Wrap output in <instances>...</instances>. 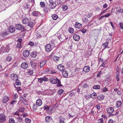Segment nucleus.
I'll use <instances>...</instances> for the list:
<instances>
[{
	"label": "nucleus",
	"mask_w": 123,
	"mask_h": 123,
	"mask_svg": "<svg viewBox=\"0 0 123 123\" xmlns=\"http://www.w3.org/2000/svg\"><path fill=\"white\" fill-rule=\"evenodd\" d=\"M57 84L56 86L58 87H61L63 86V85L61 84L60 80L57 78H54V84Z\"/></svg>",
	"instance_id": "nucleus-1"
},
{
	"label": "nucleus",
	"mask_w": 123,
	"mask_h": 123,
	"mask_svg": "<svg viewBox=\"0 0 123 123\" xmlns=\"http://www.w3.org/2000/svg\"><path fill=\"white\" fill-rule=\"evenodd\" d=\"M15 28L16 29L19 30H21L24 28V27L19 24L16 25Z\"/></svg>",
	"instance_id": "nucleus-2"
},
{
	"label": "nucleus",
	"mask_w": 123,
	"mask_h": 123,
	"mask_svg": "<svg viewBox=\"0 0 123 123\" xmlns=\"http://www.w3.org/2000/svg\"><path fill=\"white\" fill-rule=\"evenodd\" d=\"M30 55V52L28 50H24L23 55L24 57L26 58L28 56Z\"/></svg>",
	"instance_id": "nucleus-3"
},
{
	"label": "nucleus",
	"mask_w": 123,
	"mask_h": 123,
	"mask_svg": "<svg viewBox=\"0 0 123 123\" xmlns=\"http://www.w3.org/2000/svg\"><path fill=\"white\" fill-rule=\"evenodd\" d=\"M6 118L4 115V114H0V122H4L6 120Z\"/></svg>",
	"instance_id": "nucleus-4"
},
{
	"label": "nucleus",
	"mask_w": 123,
	"mask_h": 123,
	"mask_svg": "<svg viewBox=\"0 0 123 123\" xmlns=\"http://www.w3.org/2000/svg\"><path fill=\"white\" fill-rule=\"evenodd\" d=\"M11 78L12 80H15L17 79L18 77L16 74H13L11 75Z\"/></svg>",
	"instance_id": "nucleus-5"
},
{
	"label": "nucleus",
	"mask_w": 123,
	"mask_h": 123,
	"mask_svg": "<svg viewBox=\"0 0 123 123\" xmlns=\"http://www.w3.org/2000/svg\"><path fill=\"white\" fill-rule=\"evenodd\" d=\"M45 49L46 51L48 52L50 51L51 49V45L50 44L47 45L45 46Z\"/></svg>",
	"instance_id": "nucleus-6"
},
{
	"label": "nucleus",
	"mask_w": 123,
	"mask_h": 123,
	"mask_svg": "<svg viewBox=\"0 0 123 123\" xmlns=\"http://www.w3.org/2000/svg\"><path fill=\"white\" fill-rule=\"evenodd\" d=\"M29 20L26 18H23L22 20L23 23L25 24H27L29 22Z\"/></svg>",
	"instance_id": "nucleus-7"
},
{
	"label": "nucleus",
	"mask_w": 123,
	"mask_h": 123,
	"mask_svg": "<svg viewBox=\"0 0 123 123\" xmlns=\"http://www.w3.org/2000/svg\"><path fill=\"white\" fill-rule=\"evenodd\" d=\"M21 66L22 68L25 69L28 68V64L26 62H24L22 63Z\"/></svg>",
	"instance_id": "nucleus-8"
},
{
	"label": "nucleus",
	"mask_w": 123,
	"mask_h": 123,
	"mask_svg": "<svg viewBox=\"0 0 123 123\" xmlns=\"http://www.w3.org/2000/svg\"><path fill=\"white\" fill-rule=\"evenodd\" d=\"M73 38L75 41H78L80 39V37L78 35L74 34L73 36Z\"/></svg>",
	"instance_id": "nucleus-9"
},
{
	"label": "nucleus",
	"mask_w": 123,
	"mask_h": 123,
	"mask_svg": "<svg viewBox=\"0 0 123 123\" xmlns=\"http://www.w3.org/2000/svg\"><path fill=\"white\" fill-rule=\"evenodd\" d=\"M50 3L49 6L50 8L53 9L54 8V0H49Z\"/></svg>",
	"instance_id": "nucleus-10"
},
{
	"label": "nucleus",
	"mask_w": 123,
	"mask_h": 123,
	"mask_svg": "<svg viewBox=\"0 0 123 123\" xmlns=\"http://www.w3.org/2000/svg\"><path fill=\"white\" fill-rule=\"evenodd\" d=\"M10 48L9 44L7 45L5 47V49L4 50L3 52H8L10 50Z\"/></svg>",
	"instance_id": "nucleus-11"
},
{
	"label": "nucleus",
	"mask_w": 123,
	"mask_h": 123,
	"mask_svg": "<svg viewBox=\"0 0 123 123\" xmlns=\"http://www.w3.org/2000/svg\"><path fill=\"white\" fill-rule=\"evenodd\" d=\"M42 104V101L41 99H38L37 100L36 102V105H37L40 106Z\"/></svg>",
	"instance_id": "nucleus-12"
},
{
	"label": "nucleus",
	"mask_w": 123,
	"mask_h": 123,
	"mask_svg": "<svg viewBox=\"0 0 123 123\" xmlns=\"http://www.w3.org/2000/svg\"><path fill=\"white\" fill-rule=\"evenodd\" d=\"M90 69V67L89 66H86L84 67L83 71L85 72H87L89 71Z\"/></svg>",
	"instance_id": "nucleus-13"
},
{
	"label": "nucleus",
	"mask_w": 123,
	"mask_h": 123,
	"mask_svg": "<svg viewBox=\"0 0 123 123\" xmlns=\"http://www.w3.org/2000/svg\"><path fill=\"white\" fill-rule=\"evenodd\" d=\"M114 111V109L112 107H110L108 108L107 110V111L108 113H111Z\"/></svg>",
	"instance_id": "nucleus-14"
},
{
	"label": "nucleus",
	"mask_w": 123,
	"mask_h": 123,
	"mask_svg": "<svg viewBox=\"0 0 123 123\" xmlns=\"http://www.w3.org/2000/svg\"><path fill=\"white\" fill-rule=\"evenodd\" d=\"M62 74L65 77L67 78L68 76V74L67 71L64 70L62 71Z\"/></svg>",
	"instance_id": "nucleus-15"
},
{
	"label": "nucleus",
	"mask_w": 123,
	"mask_h": 123,
	"mask_svg": "<svg viewBox=\"0 0 123 123\" xmlns=\"http://www.w3.org/2000/svg\"><path fill=\"white\" fill-rule=\"evenodd\" d=\"M9 98L7 96H4L3 98V101L4 103H6L9 100Z\"/></svg>",
	"instance_id": "nucleus-16"
},
{
	"label": "nucleus",
	"mask_w": 123,
	"mask_h": 123,
	"mask_svg": "<svg viewBox=\"0 0 123 123\" xmlns=\"http://www.w3.org/2000/svg\"><path fill=\"white\" fill-rule=\"evenodd\" d=\"M75 26L76 28H80L82 26V25L78 22H76Z\"/></svg>",
	"instance_id": "nucleus-17"
},
{
	"label": "nucleus",
	"mask_w": 123,
	"mask_h": 123,
	"mask_svg": "<svg viewBox=\"0 0 123 123\" xmlns=\"http://www.w3.org/2000/svg\"><path fill=\"white\" fill-rule=\"evenodd\" d=\"M57 68L58 70L60 71H62V70L63 71L64 69V66L61 65L58 66Z\"/></svg>",
	"instance_id": "nucleus-18"
},
{
	"label": "nucleus",
	"mask_w": 123,
	"mask_h": 123,
	"mask_svg": "<svg viewBox=\"0 0 123 123\" xmlns=\"http://www.w3.org/2000/svg\"><path fill=\"white\" fill-rule=\"evenodd\" d=\"M58 16L56 14H54V20H56L57 19V22H55L54 21V23L56 24L58 22L60 21V19L59 18H58Z\"/></svg>",
	"instance_id": "nucleus-19"
},
{
	"label": "nucleus",
	"mask_w": 123,
	"mask_h": 123,
	"mask_svg": "<svg viewBox=\"0 0 123 123\" xmlns=\"http://www.w3.org/2000/svg\"><path fill=\"white\" fill-rule=\"evenodd\" d=\"M116 107L118 108L120 107L122 104V102L121 101H117L116 102Z\"/></svg>",
	"instance_id": "nucleus-20"
},
{
	"label": "nucleus",
	"mask_w": 123,
	"mask_h": 123,
	"mask_svg": "<svg viewBox=\"0 0 123 123\" xmlns=\"http://www.w3.org/2000/svg\"><path fill=\"white\" fill-rule=\"evenodd\" d=\"M66 36H65L61 35V36H59L58 37L59 39L61 41L64 40V38Z\"/></svg>",
	"instance_id": "nucleus-21"
},
{
	"label": "nucleus",
	"mask_w": 123,
	"mask_h": 123,
	"mask_svg": "<svg viewBox=\"0 0 123 123\" xmlns=\"http://www.w3.org/2000/svg\"><path fill=\"white\" fill-rule=\"evenodd\" d=\"M46 62L45 60H44L40 62V66L41 68L43 67L46 64Z\"/></svg>",
	"instance_id": "nucleus-22"
},
{
	"label": "nucleus",
	"mask_w": 123,
	"mask_h": 123,
	"mask_svg": "<svg viewBox=\"0 0 123 123\" xmlns=\"http://www.w3.org/2000/svg\"><path fill=\"white\" fill-rule=\"evenodd\" d=\"M51 118L50 117L47 116L45 117V121L46 122H49L51 121Z\"/></svg>",
	"instance_id": "nucleus-23"
},
{
	"label": "nucleus",
	"mask_w": 123,
	"mask_h": 123,
	"mask_svg": "<svg viewBox=\"0 0 123 123\" xmlns=\"http://www.w3.org/2000/svg\"><path fill=\"white\" fill-rule=\"evenodd\" d=\"M39 12L37 11H34L32 12V14L34 16H37L39 14Z\"/></svg>",
	"instance_id": "nucleus-24"
},
{
	"label": "nucleus",
	"mask_w": 123,
	"mask_h": 123,
	"mask_svg": "<svg viewBox=\"0 0 123 123\" xmlns=\"http://www.w3.org/2000/svg\"><path fill=\"white\" fill-rule=\"evenodd\" d=\"M12 59V57L10 56H8L6 58V60L8 62H10L11 61Z\"/></svg>",
	"instance_id": "nucleus-25"
},
{
	"label": "nucleus",
	"mask_w": 123,
	"mask_h": 123,
	"mask_svg": "<svg viewBox=\"0 0 123 123\" xmlns=\"http://www.w3.org/2000/svg\"><path fill=\"white\" fill-rule=\"evenodd\" d=\"M104 96L103 95H100L97 98L98 100H101L104 99Z\"/></svg>",
	"instance_id": "nucleus-26"
},
{
	"label": "nucleus",
	"mask_w": 123,
	"mask_h": 123,
	"mask_svg": "<svg viewBox=\"0 0 123 123\" xmlns=\"http://www.w3.org/2000/svg\"><path fill=\"white\" fill-rule=\"evenodd\" d=\"M36 52H32L31 54V57L33 58L37 56Z\"/></svg>",
	"instance_id": "nucleus-27"
},
{
	"label": "nucleus",
	"mask_w": 123,
	"mask_h": 123,
	"mask_svg": "<svg viewBox=\"0 0 123 123\" xmlns=\"http://www.w3.org/2000/svg\"><path fill=\"white\" fill-rule=\"evenodd\" d=\"M9 31L10 33H13L15 31V29L12 26L9 27Z\"/></svg>",
	"instance_id": "nucleus-28"
},
{
	"label": "nucleus",
	"mask_w": 123,
	"mask_h": 123,
	"mask_svg": "<svg viewBox=\"0 0 123 123\" xmlns=\"http://www.w3.org/2000/svg\"><path fill=\"white\" fill-rule=\"evenodd\" d=\"M67 6L65 5H63L62 6V10L64 11H66L68 9Z\"/></svg>",
	"instance_id": "nucleus-29"
},
{
	"label": "nucleus",
	"mask_w": 123,
	"mask_h": 123,
	"mask_svg": "<svg viewBox=\"0 0 123 123\" xmlns=\"http://www.w3.org/2000/svg\"><path fill=\"white\" fill-rule=\"evenodd\" d=\"M15 80L16 81L15 83L16 85H21V83L19 80L18 79Z\"/></svg>",
	"instance_id": "nucleus-30"
},
{
	"label": "nucleus",
	"mask_w": 123,
	"mask_h": 123,
	"mask_svg": "<svg viewBox=\"0 0 123 123\" xmlns=\"http://www.w3.org/2000/svg\"><path fill=\"white\" fill-rule=\"evenodd\" d=\"M28 25L29 27H31L33 26V23L31 21H29L28 23V24H27Z\"/></svg>",
	"instance_id": "nucleus-31"
},
{
	"label": "nucleus",
	"mask_w": 123,
	"mask_h": 123,
	"mask_svg": "<svg viewBox=\"0 0 123 123\" xmlns=\"http://www.w3.org/2000/svg\"><path fill=\"white\" fill-rule=\"evenodd\" d=\"M94 89H99L100 88V86L99 85H97L94 86L93 87Z\"/></svg>",
	"instance_id": "nucleus-32"
},
{
	"label": "nucleus",
	"mask_w": 123,
	"mask_h": 123,
	"mask_svg": "<svg viewBox=\"0 0 123 123\" xmlns=\"http://www.w3.org/2000/svg\"><path fill=\"white\" fill-rule=\"evenodd\" d=\"M96 96L97 94L95 92H93V93L90 94V97L94 99L95 98L94 97H93V96Z\"/></svg>",
	"instance_id": "nucleus-33"
},
{
	"label": "nucleus",
	"mask_w": 123,
	"mask_h": 123,
	"mask_svg": "<svg viewBox=\"0 0 123 123\" xmlns=\"http://www.w3.org/2000/svg\"><path fill=\"white\" fill-rule=\"evenodd\" d=\"M31 66L33 68H35L37 67V65L36 63L32 62L31 63Z\"/></svg>",
	"instance_id": "nucleus-34"
},
{
	"label": "nucleus",
	"mask_w": 123,
	"mask_h": 123,
	"mask_svg": "<svg viewBox=\"0 0 123 123\" xmlns=\"http://www.w3.org/2000/svg\"><path fill=\"white\" fill-rule=\"evenodd\" d=\"M69 32L71 33H73L74 32V29L72 28H70L68 29Z\"/></svg>",
	"instance_id": "nucleus-35"
},
{
	"label": "nucleus",
	"mask_w": 123,
	"mask_h": 123,
	"mask_svg": "<svg viewBox=\"0 0 123 123\" xmlns=\"http://www.w3.org/2000/svg\"><path fill=\"white\" fill-rule=\"evenodd\" d=\"M36 36L37 38H39L42 37V35L40 34L39 33V32H37L36 34Z\"/></svg>",
	"instance_id": "nucleus-36"
},
{
	"label": "nucleus",
	"mask_w": 123,
	"mask_h": 123,
	"mask_svg": "<svg viewBox=\"0 0 123 123\" xmlns=\"http://www.w3.org/2000/svg\"><path fill=\"white\" fill-rule=\"evenodd\" d=\"M16 45V47L17 48H20L22 47L21 43H17Z\"/></svg>",
	"instance_id": "nucleus-37"
},
{
	"label": "nucleus",
	"mask_w": 123,
	"mask_h": 123,
	"mask_svg": "<svg viewBox=\"0 0 123 123\" xmlns=\"http://www.w3.org/2000/svg\"><path fill=\"white\" fill-rule=\"evenodd\" d=\"M104 123V120L103 118H101L98 120V122L97 123Z\"/></svg>",
	"instance_id": "nucleus-38"
},
{
	"label": "nucleus",
	"mask_w": 123,
	"mask_h": 123,
	"mask_svg": "<svg viewBox=\"0 0 123 123\" xmlns=\"http://www.w3.org/2000/svg\"><path fill=\"white\" fill-rule=\"evenodd\" d=\"M25 120L26 123H30L31 121V120L28 118H26Z\"/></svg>",
	"instance_id": "nucleus-39"
},
{
	"label": "nucleus",
	"mask_w": 123,
	"mask_h": 123,
	"mask_svg": "<svg viewBox=\"0 0 123 123\" xmlns=\"http://www.w3.org/2000/svg\"><path fill=\"white\" fill-rule=\"evenodd\" d=\"M16 120L18 122H20L21 121L22 119L21 117H19V116H18V117H17Z\"/></svg>",
	"instance_id": "nucleus-40"
},
{
	"label": "nucleus",
	"mask_w": 123,
	"mask_h": 123,
	"mask_svg": "<svg viewBox=\"0 0 123 123\" xmlns=\"http://www.w3.org/2000/svg\"><path fill=\"white\" fill-rule=\"evenodd\" d=\"M27 73L29 75H31L33 74V70H29Z\"/></svg>",
	"instance_id": "nucleus-41"
},
{
	"label": "nucleus",
	"mask_w": 123,
	"mask_h": 123,
	"mask_svg": "<svg viewBox=\"0 0 123 123\" xmlns=\"http://www.w3.org/2000/svg\"><path fill=\"white\" fill-rule=\"evenodd\" d=\"M63 92L64 90L63 89H61L58 91V93L59 95H61L62 93Z\"/></svg>",
	"instance_id": "nucleus-42"
},
{
	"label": "nucleus",
	"mask_w": 123,
	"mask_h": 123,
	"mask_svg": "<svg viewBox=\"0 0 123 123\" xmlns=\"http://www.w3.org/2000/svg\"><path fill=\"white\" fill-rule=\"evenodd\" d=\"M36 105H35L34 104H33L32 106V109L34 111H35L37 109V106Z\"/></svg>",
	"instance_id": "nucleus-43"
},
{
	"label": "nucleus",
	"mask_w": 123,
	"mask_h": 123,
	"mask_svg": "<svg viewBox=\"0 0 123 123\" xmlns=\"http://www.w3.org/2000/svg\"><path fill=\"white\" fill-rule=\"evenodd\" d=\"M40 5L41 7H43L45 6V4L44 2H41L40 3Z\"/></svg>",
	"instance_id": "nucleus-44"
},
{
	"label": "nucleus",
	"mask_w": 123,
	"mask_h": 123,
	"mask_svg": "<svg viewBox=\"0 0 123 123\" xmlns=\"http://www.w3.org/2000/svg\"><path fill=\"white\" fill-rule=\"evenodd\" d=\"M83 87L84 88H86L88 87V85L86 83H85L84 84L83 83Z\"/></svg>",
	"instance_id": "nucleus-45"
},
{
	"label": "nucleus",
	"mask_w": 123,
	"mask_h": 123,
	"mask_svg": "<svg viewBox=\"0 0 123 123\" xmlns=\"http://www.w3.org/2000/svg\"><path fill=\"white\" fill-rule=\"evenodd\" d=\"M108 43L106 42L104 43L103 44V45L105 48H106L108 47Z\"/></svg>",
	"instance_id": "nucleus-46"
},
{
	"label": "nucleus",
	"mask_w": 123,
	"mask_h": 123,
	"mask_svg": "<svg viewBox=\"0 0 123 123\" xmlns=\"http://www.w3.org/2000/svg\"><path fill=\"white\" fill-rule=\"evenodd\" d=\"M9 123H15V121L13 118L10 119L9 121Z\"/></svg>",
	"instance_id": "nucleus-47"
},
{
	"label": "nucleus",
	"mask_w": 123,
	"mask_h": 123,
	"mask_svg": "<svg viewBox=\"0 0 123 123\" xmlns=\"http://www.w3.org/2000/svg\"><path fill=\"white\" fill-rule=\"evenodd\" d=\"M25 109L24 107H21L19 109L18 111L19 112H23L24 111Z\"/></svg>",
	"instance_id": "nucleus-48"
},
{
	"label": "nucleus",
	"mask_w": 123,
	"mask_h": 123,
	"mask_svg": "<svg viewBox=\"0 0 123 123\" xmlns=\"http://www.w3.org/2000/svg\"><path fill=\"white\" fill-rule=\"evenodd\" d=\"M83 21L84 23H87L88 21L87 18H85L84 19H83Z\"/></svg>",
	"instance_id": "nucleus-49"
},
{
	"label": "nucleus",
	"mask_w": 123,
	"mask_h": 123,
	"mask_svg": "<svg viewBox=\"0 0 123 123\" xmlns=\"http://www.w3.org/2000/svg\"><path fill=\"white\" fill-rule=\"evenodd\" d=\"M15 87L16 88V90L18 91H21V88L19 87L18 86H15Z\"/></svg>",
	"instance_id": "nucleus-50"
},
{
	"label": "nucleus",
	"mask_w": 123,
	"mask_h": 123,
	"mask_svg": "<svg viewBox=\"0 0 123 123\" xmlns=\"http://www.w3.org/2000/svg\"><path fill=\"white\" fill-rule=\"evenodd\" d=\"M117 12H119L123 13V9L120 8L117 10Z\"/></svg>",
	"instance_id": "nucleus-51"
},
{
	"label": "nucleus",
	"mask_w": 123,
	"mask_h": 123,
	"mask_svg": "<svg viewBox=\"0 0 123 123\" xmlns=\"http://www.w3.org/2000/svg\"><path fill=\"white\" fill-rule=\"evenodd\" d=\"M17 101L16 100H13L10 103L11 105H14V104H16V103Z\"/></svg>",
	"instance_id": "nucleus-52"
},
{
	"label": "nucleus",
	"mask_w": 123,
	"mask_h": 123,
	"mask_svg": "<svg viewBox=\"0 0 123 123\" xmlns=\"http://www.w3.org/2000/svg\"><path fill=\"white\" fill-rule=\"evenodd\" d=\"M43 81V78H40L38 79V81L40 83H42Z\"/></svg>",
	"instance_id": "nucleus-53"
},
{
	"label": "nucleus",
	"mask_w": 123,
	"mask_h": 123,
	"mask_svg": "<svg viewBox=\"0 0 123 123\" xmlns=\"http://www.w3.org/2000/svg\"><path fill=\"white\" fill-rule=\"evenodd\" d=\"M86 31V29H85L84 28L82 29L81 30V31L83 33H85Z\"/></svg>",
	"instance_id": "nucleus-54"
},
{
	"label": "nucleus",
	"mask_w": 123,
	"mask_h": 123,
	"mask_svg": "<svg viewBox=\"0 0 123 123\" xmlns=\"http://www.w3.org/2000/svg\"><path fill=\"white\" fill-rule=\"evenodd\" d=\"M49 92L50 94L51 95H53L54 94L53 90H49Z\"/></svg>",
	"instance_id": "nucleus-55"
},
{
	"label": "nucleus",
	"mask_w": 123,
	"mask_h": 123,
	"mask_svg": "<svg viewBox=\"0 0 123 123\" xmlns=\"http://www.w3.org/2000/svg\"><path fill=\"white\" fill-rule=\"evenodd\" d=\"M18 97V96L17 94L16 93L15 94L13 97V100H15Z\"/></svg>",
	"instance_id": "nucleus-56"
},
{
	"label": "nucleus",
	"mask_w": 123,
	"mask_h": 123,
	"mask_svg": "<svg viewBox=\"0 0 123 123\" xmlns=\"http://www.w3.org/2000/svg\"><path fill=\"white\" fill-rule=\"evenodd\" d=\"M28 44L31 46H34L35 45L34 43L32 42H30Z\"/></svg>",
	"instance_id": "nucleus-57"
},
{
	"label": "nucleus",
	"mask_w": 123,
	"mask_h": 123,
	"mask_svg": "<svg viewBox=\"0 0 123 123\" xmlns=\"http://www.w3.org/2000/svg\"><path fill=\"white\" fill-rule=\"evenodd\" d=\"M113 120L111 119H110L108 122V123H113Z\"/></svg>",
	"instance_id": "nucleus-58"
},
{
	"label": "nucleus",
	"mask_w": 123,
	"mask_h": 123,
	"mask_svg": "<svg viewBox=\"0 0 123 123\" xmlns=\"http://www.w3.org/2000/svg\"><path fill=\"white\" fill-rule=\"evenodd\" d=\"M59 57L56 56H54V61H58V60Z\"/></svg>",
	"instance_id": "nucleus-59"
},
{
	"label": "nucleus",
	"mask_w": 123,
	"mask_h": 123,
	"mask_svg": "<svg viewBox=\"0 0 123 123\" xmlns=\"http://www.w3.org/2000/svg\"><path fill=\"white\" fill-rule=\"evenodd\" d=\"M108 90V89L106 87H105L102 89V91L103 92H106Z\"/></svg>",
	"instance_id": "nucleus-60"
},
{
	"label": "nucleus",
	"mask_w": 123,
	"mask_h": 123,
	"mask_svg": "<svg viewBox=\"0 0 123 123\" xmlns=\"http://www.w3.org/2000/svg\"><path fill=\"white\" fill-rule=\"evenodd\" d=\"M43 79V81H48V79L47 78L44 77Z\"/></svg>",
	"instance_id": "nucleus-61"
},
{
	"label": "nucleus",
	"mask_w": 123,
	"mask_h": 123,
	"mask_svg": "<svg viewBox=\"0 0 123 123\" xmlns=\"http://www.w3.org/2000/svg\"><path fill=\"white\" fill-rule=\"evenodd\" d=\"M111 15V14L109 13H107L106 14H105L104 16L105 17H107Z\"/></svg>",
	"instance_id": "nucleus-62"
},
{
	"label": "nucleus",
	"mask_w": 123,
	"mask_h": 123,
	"mask_svg": "<svg viewBox=\"0 0 123 123\" xmlns=\"http://www.w3.org/2000/svg\"><path fill=\"white\" fill-rule=\"evenodd\" d=\"M120 27L121 28H123V23H119V24Z\"/></svg>",
	"instance_id": "nucleus-63"
},
{
	"label": "nucleus",
	"mask_w": 123,
	"mask_h": 123,
	"mask_svg": "<svg viewBox=\"0 0 123 123\" xmlns=\"http://www.w3.org/2000/svg\"><path fill=\"white\" fill-rule=\"evenodd\" d=\"M101 117L104 118H107V116L106 115H105L104 114H102L101 115Z\"/></svg>",
	"instance_id": "nucleus-64"
}]
</instances>
